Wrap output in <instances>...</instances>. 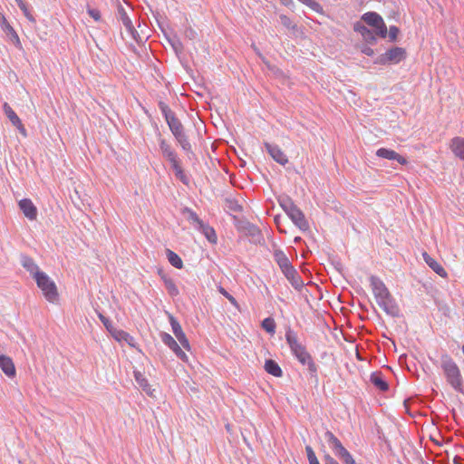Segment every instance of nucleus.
<instances>
[{
	"mask_svg": "<svg viewBox=\"0 0 464 464\" xmlns=\"http://www.w3.org/2000/svg\"><path fill=\"white\" fill-rule=\"evenodd\" d=\"M285 340L296 359L303 365H307L310 373L315 375L317 372L316 364L305 347L298 341L297 334L291 328L286 330Z\"/></svg>",
	"mask_w": 464,
	"mask_h": 464,
	"instance_id": "1",
	"label": "nucleus"
},
{
	"mask_svg": "<svg viewBox=\"0 0 464 464\" xmlns=\"http://www.w3.org/2000/svg\"><path fill=\"white\" fill-rule=\"evenodd\" d=\"M440 367L443 371L447 382L457 392H463V379L460 370L453 359L448 354H442Z\"/></svg>",
	"mask_w": 464,
	"mask_h": 464,
	"instance_id": "2",
	"label": "nucleus"
},
{
	"mask_svg": "<svg viewBox=\"0 0 464 464\" xmlns=\"http://www.w3.org/2000/svg\"><path fill=\"white\" fill-rule=\"evenodd\" d=\"M279 203L296 227L304 231L309 228L308 222L305 219L304 213L290 198H284L279 200Z\"/></svg>",
	"mask_w": 464,
	"mask_h": 464,
	"instance_id": "3",
	"label": "nucleus"
},
{
	"mask_svg": "<svg viewBox=\"0 0 464 464\" xmlns=\"http://www.w3.org/2000/svg\"><path fill=\"white\" fill-rule=\"evenodd\" d=\"M34 280L47 301L54 303L58 300L59 295L56 285L45 273L43 272L38 275Z\"/></svg>",
	"mask_w": 464,
	"mask_h": 464,
	"instance_id": "4",
	"label": "nucleus"
},
{
	"mask_svg": "<svg viewBox=\"0 0 464 464\" xmlns=\"http://www.w3.org/2000/svg\"><path fill=\"white\" fill-rule=\"evenodd\" d=\"M406 57V51L401 47H393L387 50L384 53L377 57L374 63L376 64H392L398 63Z\"/></svg>",
	"mask_w": 464,
	"mask_h": 464,
	"instance_id": "5",
	"label": "nucleus"
},
{
	"mask_svg": "<svg viewBox=\"0 0 464 464\" xmlns=\"http://www.w3.org/2000/svg\"><path fill=\"white\" fill-rule=\"evenodd\" d=\"M159 106L173 136L175 137L184 132L182 123L176 117L175 113L169 109V107L162 102H160Z\"/></svg>",
	"mask_w": 464,
	"mask_h": 464,
	"instance_id": "6",
	"label": "nucleus"
},
{
	"mask_svg": "<svg viewBox=\"0 0 464 464\" xmlns=\"http://www.w3.org/2000/svg\"><path fill=\"white\" fill-rule=\"evenodd\" d=\"M362 20L368 25L372 26L376 35L384 38L387 35V27L377 13L368 12L362 16Z\"/></svg>",
	"mask_w": 464,
	"mask_h": 464,
	"instance_id": "7",
	"label": "nucleus"
},
{
	"mask_svg": "<svg viewBox=\"0 0 464 464\" xmlns=\"http://www.w3.org/2000/svg\"><path fill=\"white\" fill-rule=\"evenodd\" d=\"M370 283L376 301L385 299L391 295L383 282L377 276H372L370 277Z\"/></svg>",
	"mask_w": 464,
	"mask_h": 464,
	"instance_id": "8",
	"label": "nucleus"
},
{
	"mask_svg": "<svg viewBox=\"0 0 464 464\" xmlns=\"http://www.w3.org/2000/svg\"><path fill=\"white\" fill-rule=\"evenodd\" d=\"M118 19L124 25L127 33L130 35L133 40L137 41V37L139 36L138 32L134 28L130 18L129 17L126 10L122 5L118 6Z\"/></svg>",
	"mask_w": 464,
	"mask_h": 464,
	"instance_id": "9",
	"label": "nucleus"
},
{
	"mask_svg": "<svg viewBox=\"0 0 464 464\" xmlns=\"http://www.w3.org/2000/svg\"><path fill=\"white\" fill-rule=\"evenodd\" d=\"M160 337L164 344L169 347L174 352L178 358H179L183 362H188L187 354L182 351V349L179 347L176 340L170 334L167 333H162L160 334Z\"/></svg>",
	"mask_w": 464,
	"mask_h": 464,
	"instance_id": "10",
	"label": "nucleus"
},
{
	"mask_svg": "<svg viewBox=\"0 0 464 464\" xmlns=\"http://www.w3.org/2000/svg\"><path fill=\"white\" fill-rule=\"evenodd\" d=\"M0 27L5 32L9 40L19 49L22 48V44L18 34L14 29L10 25L4 14H0Z\"/></svg>",
	"mask_w": 464,
	"mask_h": 464,
	"instance_id": "11",
	"label": "nucleus"
},
{
	"mask_svg": "<svg viewBox=\"0 0 464 464\" xmlns=\"http://www.w3.org/2000/svg\"><path fill=\"white\" fill-rule=\"evenodd\" d=\"M169 323L171 324L172 332L183 348L190 350V345L186 334H184L179 323L173 315H169Z\"/></svg>",
	"mask_w": 464,
	"mask_h": 464,
	"instance_id": "12",
	"label": "nucleus"
},
{
	"mask_svg": "<svg viewBox=\"0 0 464 464\" xmlns=\"http://www.w3.org/2000/svg\"><path fill=\"white\" fill-rule=\"evenodd\" d=\"M265 147L268 154L273 158L275 161L279 163L280 165L285 166L288 162L287 156L283 152V150L276 144H271L269 142H265Z\"/></svg>",
	"mask_w": 464,
	"mask_h": 464,
	"instance_id": "13",
	"label": "nucleus"
},
{
	"mask_svg": "<svg viewBox=\"0 0 464 464\" xmlns=\"http://www.w3.org/2000/svg\"><path fill=\"white\" fill-rule=\"evenodd\" d=\"M4 111L6 115V117L9 119V121L12 122V124L14 126H15L19 132L23 135V136H26V130L24 128V126L23 125L20 118L17 116V114L14 112V111L11 108V106L5 102L4 104Z\"/></svg>",
	"mask_w": 464,
	"mask_h": 464,
	"instance_id": "14",
	"label": "nucleus"
},
{
	"mask_svg": "<svg viewBox=\"0 0 464 464\" xmlns=\"http://www.w3.org/2000/svg\"><path fill=\"white\" fill-rule=\"evenodd\" d=\"M282 273L295 289H299L304 285L301 277L292 264L289 265L286 268H284Z\"/></svg>",
	"mask_w": 464,
	"mask_h": 464,
	"instance_id": "15",
	"label": "nucleus"
},
{
	"mask_svg": "<svg viewBox=\"0 0 464 464\" xmlns=\"http://www.w3.org/2000/svg\"><path fill=\"white\" fill-rule=\"evenodd\" d=\"M376 156L382 158V159L390 160H396L401 165H406L408 162L407 160L403 156L400 155L395 150L385 149V148H381V149L377 150Z\"/></svg>",
	"mask_w": 464,
	"mask_h": 464,
	"instance_id": "16",
	"label": "nucleus"
},
{
	"mask_svg": "<svg viewBox=\"0 0 464 464\" xmlns=\"http://www.w3.org/2000/svg\"><path fill=\"white\" fill-rule=\"evenodd\" d=\"M19 208L24 216L30 220H35L37 218V208L31 199L24 198L19 201Z\"/></svg>",
	"mask_w": 464,
	"mask_h": 464,
	"instance_id": "17",
	"label": "nucleus"
},
{
	"mask_svg": "<svg viewBox=\"0 0 464 464\" xmlns=\"http://www.w3.org/2000/svg\"><path fill=\"white\" fill-rule=\"evenodd\" d=\"M378 304L390 315L397 316L399 314V307L393 300L392 295L385 299L377 301Z\"/></svg>",
	"mask_w": 464,
	"mask_h": 464,
	"instance_id": "18",
	"label": "nucleus"
},
{
	"mask_svg": "<svg viewBox=\"0 0 464 464\" xmlns=\"http://www.w3.org/2000/svg\"><path fill=\"white\" fill-rule=\"evenodd\" d=\"M423 259L425 263L440 276L447 277L448 274L443 266L433 257H431L428 253L424 252L422 254Z\"/></svg>",
	"mask_w": 464,
	"mask_h": 464,
	"instance_id": "19",
	"label": "nucleus"
},
{
	"mask_svg": "<svg viewBox=\"0 0 464 464\" xmlns=\"http://www.w3.org/2000/svg\"><path fill=\"white\" fill-rule=\"evenodd\" d=\"M353 29L362 36L363 40L369 44H373L376 40L375 32L370 30L365 24L358 22L354 24Z\"/></svg>",
	"mask_w": 464,
	"mask_h": 464,
	"instance_id": "20",
	"label": "nucleus"
},
{
	"mask_svg": "<svg viewBox=\"0 0 464 464\" xmlns=\"http://www.w3.org/2000/svg\"><path fill=\"white\" fill-rule=\"evenodd\" d=\"M21 264L26 271H28L34 278L37 277L38 275L43 272L40 271L38 266L34 263V259L27 256H22Z\"/></svg>",
	"mask_w": 464,
	"mask_h": 464,
	"instance_id": "21",
	"label": "nucleus"
},
{
	"mask_svg": "<svg viewBox=\"0 0 464 464\" xmlns=\"http://www.w3.org/2000/svg\"><path fill=\"white\" fill-rule=\"evenodd\" d=\"M242 229L246 233V235H247L248 237H251L252 242H254L256 244L261 242V240H262L261 231L259 230V228L256 226H255L249 222H246L242 227Z\"/></svg>",
	"mask_w": 464,
	"mask_h": 464,
	"instance_id": "22",
	"label": "nucleus"
},
{
	"mask_svg": "<svg viewBox=\"0 0 464 464\" xmlns=\"http://www.w3.org/2000/svg\"><path fill=\"white\" fill-rule=\"evenodd\" d=\"M0 368L8 377L15 376V367L10 357L0 355Z\"/></svg>",
	"mask_w": 464,
	"mask_h": 464,
	"instance_id": "23",
	"label": "nucleus"
},
{
	"mask_svg": "<svg viewBox=\"0 0 464 464\" xmlns=\"http://www.w3.org/2000/svg\"><path fill=\"white\" fill-rule=\"evenodd\" d=\"M450 149L456 157L464 160V138H453L450 141Z\"/></svg>",
	"mask_w": 464,
	"mask_h": 464,
	"instance_id": "24",
	"label": "nucleus"
},
{
	"mask_svg": "<svg viewBox=\"0 0 464 464\" xmlns=\"http://www.w3.org/2000/svg\"><path fill=\"white\" fill-rule=\"evenodd\" d=\"M198 229L204 234L206 238L212 244H216L218 241V237L213 227L205 224L204 222H200V225L198 227Z\"/></svg>",
	"mask_w": 464,
	"mask_h": 464,
	"instance_id": "25",
	"label": "nucleus"
},
{
	"mask_svg": "<svg viewBox=\"0 0 464 464\" xmlns=\"http://www.w3.org/2000/svg\"><path fill=\"white\" fill-rule=\"evenodd\" d=\"M265 370L271 375L275 376V377H281L282 374H283V372L280 368V366L278 365V363L272 360V359H269V360H266V362H265Z\"/></svg>",
	"mask_w": 464,
	"mask_h": 464,
	"instance_id": "26",
	"label": "nucleus"
},
{
	"mask_svg": "<svg viewBox=\"0 0 464 464\" xmlns=\"http://www.w3.org/2000/svg\"><path fill=\"white\" fill-rule=\"evenodd\" d=\"M274 259L280 267L281 271L291 265L286 255L280 249H276L274 252Z\"/></svg>",
	"mask_w": 464,
	"mask_h": 464,
	"instance_id": "27",
	"label": "nucleus"
},
{
	"mask_svg": "<svg viewBox=\"0 0 464 464\" xmlns=\"http://www.w3.org/2000/svg\"><path fill=\"white\" fill-rule=\"evenodd\" d=\"M111 335L119 342L124 341L130 346H134V338L123 330L115 329Z\"/></svg>",
	"mask_w": 464,
	"mask_h": 464,
	"instance_id": "28",
	"label": "nucleus"
},
{
	"mask_svg": "<svg viewBox=\"0 0 464 464\" xmlns=\"http://www.w3.org/2000/svg\"><path fill=\"white\" fill-rule=\"evenodd\" d=\"M371 382L380 391L386 392L389 389L388 383L383 380L382 375L379 372H374L371 375Z\"/></svg>",
	"mask_w": 464,
	"mask_h": 464,
	"instance_id": "29",
	"label": "nucleus"
},
{
	"mask_svg": "<svg viewBox=\"0 0 464 464\" xmlns=\"http://www.w3.org/2000/svg\"><path fill=\"white\" fill-rule=\"evenodd\" d=\"M161 279L164 282V285H165L168 293L171 296H177L179 294L177 285H175L174 281L171 278L167 276L165 274H162L161 275Z\"/></svg>",
	"mask_w": 464,
	"mask_h": 464,
	"instance_id": "30",
	"label": "nucleus"
},
{
	"mask_svg": "<svg viewBox=\"0 0 464 464\" xmlns=\"http://www.w3.org/2000/svg\"><path fill=\"white\" fill-rule=\"evenodd\" d=\"M135 380L140 387L150 396H152V390L149 384L148 380L140 373L135 372Z\"/></svg>",
	"mask_w": 464,
	"mask_h": 464,
	"instance_id": "31",
	"label": "nucleus"
},
{
	"mask_svg": "<svg viewBox=\"0 0 464 464\" xmlns=\"http://www.w3.org/2000/svg\"><path fill=\"white\" fill-rule=\"evenodd\" d=\"M324 439L332 448L333 451L337 450L341 446H343L340 440L330 430H327L324 433Z\"/></svg>",
	"mask_w": 464,
	"mask_h": 464,
	"instance_id": "32",
	"label": "nucleus"
},
{
	"mask_svg": "<svg viewBox=\"0 0 464 464\" xmlns=\"http://www.w3.org/2000/svg\"><path fill=\"white\" fill-rule=\"evenodd\" d=\"M166 255H167L169 262L174 267L179 268V269L182 268L183 262H182L181 258L176 253H174L170 249H167L166 250Z\"/></svg>",
	"mask_w": 464,
	"mask_h": 464,
	"instance_id": "33",
	"label": "nucleus"
},
{
	"mask_svg": "<svg viewBox=\"0 0 464 464\" xmlns=\"http://www.w3.org/2000/svg\"><path fill=\"white\" fill-rule=\"evenodd\" d=\"M160 149L162 153V156L166 160L176 154V151L172 149L170 144H169L164 139L160 140Z\"/></svg>",
	"mask_w": 464,
	"mask_h": 464,
	"instance_id": "34",
	"label": "nucleus"
},
{
	"mask_svg": "<svg viewBox=\"0 0 464 464\" xmlns=\"http://www.w3.org/2000/svg\"><path fill=\"white\" fill-rule=\"evenodd\" d=\"M182 213L184 215H186V218L189 221V222H192V223H195L198 225V227L200 225V222H203L199 218L198 216L197 215L196 212H194L192 209L188 208H184L183 210H182Z\"/></svg>",
	"mask_w": 464,
	"mask_h": 464,
	"instance_id": "35",
	"label": "nucleus"
},
{
	"mask_svg": "<svg viewBox=\"0 0 464 464\" xmlns=\"http://www.w3.org/2000/svg\"><path fill=\"white\" fill-rule=\"evenodd\" d=\"M175 139L185 151H188V152L191 151V145H190L185 132H182V133L175 136Z\"/></svg>",
	"mask_w": 464,
	"mask_h": 464,
	"instance_id": "36",
	"label": "nucleus"
},
{
	"mask_svg": "<svg viewBox=\"0 0 464 464\" xmlns=\"http://www.w3.org/2000/svg\"><path fill=\"white\" fill-rule=\"evenodd\" d=\"M15 2L17 4V5L19 6V8L23 11L25 17L30 22L35 23V19H34V15L31 14V12L29 11L26 4L23 0H15Z\"/></svg>",
	"mask_w": 464,
	"mask_h": 464,
	"instance_id": "37",
	"label": "nucleus"
},
{
	"mask_svg": "<svg viewBox=\"0 0 464 464\" xmlns=\"http://www.w3.org/2000/svg\"><path fill=\"white\" fill-rule=\"evenodd\" d=\"M262 327L269 334H275L276 331V323L275 320L271 317H267L263 320Z\"/></svg>",
	"mask_w": 464,
	"mask_h": 464,
	"instance_id": "38",
	"label": "nucleus"
},
{
	"mask_svg": "<svg viewBox=\"0 0 464 464\" xmlns=\"http://www.w3.org/2000/svg\"><path fill=\"white\" fill-rule=\"evenodd\" d=\"M281 24L287 29L295 30L296 24L293 23V21L285 14H281L279 16Z\"/></svg>",
	"mask_w": 464,
	"mask_h": 464,
	"instance_id": "39",
	"label": "nucleus"
},
{
	"mask_svg": "<svg viewBox=\"0 0 464 464\" xmlns=\"http://www.w3.org/2000/svg\"><path fill=\"white\" fill-rule=\"evenodd\" d=\"M100 320L102 321V323L103 324V325L105 326V328L111 333V334H112L113 330H115L116 328H114L112 326V324L111 322L107 318L105 317L102 314H98Z\"/></svg>",
	"mask_w": 464,
	"mask_h": 464,
	"instance_id": "40",
	"label": "nucleus"
},
{
	"mask_svg": "<svg viewBox=\"0 0 464 464\" xmlns=\"http://www.w3.org/2000/svg\"><path fill=\"white\" fill-rule=\"evenodd\" d=\"M87 12L91 17H92L95 21L101 20V13L98 9L88 7Z\"/></svg>",
	"mask_w": 464,
	"mask_h": 464,
	"instance_id": "41",
	"label": "nucleus"
},
{
	"mask_svg": "<svg viewBox=\"0 0 464 464\" xmlns=\"http://www.w3.org/2000/svg\"><path fill=\"white\" fill-rule=\"evenodd\" d=\"M400 30L396 26H391L389 30V37L391 41L394 42L397 39Z\"/></svg>",
	"mask_w": 464,
	"mask_h": 464,
	"instance_id": "42",
	"label": "nucleus"
},
{
	"mask_svg": "<svg viewBox=\"0 0 464 464\" xmlns=\"http://www.w3.org/2000/svg\"><path fill=\"white\" fill-rule=\"evenodd\" d=\"M334 453L337 458L342 459H343L344 456H346L349 453V451L343 445L337 450H334Z\"/></svg>",
	"mask_w": 464,
	"mask_h": 464,
	"instance_id": "43",
	"label": "nucleus"
},
{
	"mask_svg": "<svg viewBox=\"0 0 464 464\" xmlns=\"http://www.w3.org/2000/svg\"><path fill=\"white\" fill-rule=\"evenodd\" d=\"M176 178L179 179L183 184L188 185V178L185 175L183 169L178 171L175 174Z\"/></svg>",
	"mask_w": 464,
	"mask_h": 464,
	"instance_id": "44",
	"label": "nucleus"
},
{
	"mask_svg": "<svg viewBox=\"0 0 464 464\" xmlns=\"http://www.w3.org/2000/svg\"><path fill=\"white\" fill-rule=\"evenodd\" d=\"M305 451H306V455H307V459H308L309 462L312 461V459L314 460L317 459L315 456V453L311 446H306Z\"/></svg>",
	"mask_w": 464,
	"mask_h": 464,
	"instance_id": "45",
	"label": "nucleus"
},
{
	"mask_svg": "<svg viewBox=\"0 0 464 464\" xmlns=\"http://www.w3.org/2000/svg\"><path fill=\"white\" fill-rule=\"evenodd\" d=\"M324 464H339V462L328 453L324 454Z\"/></svg>",
	"mask_w": 464,
	"mask_h": 464,
	"instance_id": "46",
	"label": "nucleus"
},
{
	"mask_svg": "<svg viewBox=\"0 0 464 464\" xmlns=\"http://www.w3.org/2000/svg\"><path fill=\"white\" fill-rule=\"evenodd\" d=\"M220 293H221L224 296H226V297L229 300V302H230L231 304H233L234 305H237V301H236V299H235V298L230 295V294H228V293H227L224 288H220Z\"/></svg>",
	"mask_w": 464,
	"mask_h": 464,
	"instance_id": "47",
	"label": "nucleus"
},
{
	"mask_svg": "<svg viewBox=\"0 0 464 464\" xmlns=\"http://www.w3.org/2000/svg\"><path fill=\"white\" fill-rule=\"evenodd\" d=\"M343 464H356L350 452L341 459Z\"/></svg>",
	"mask_w": 464,
	"mask_h": 464,
	"instance_id": "48",
	"label": "nucleus"
},
{
	"mask_svg": "<svg viewBox=\"0 0 464 464\" xmlns=\"http://www.w3.org/2000/svg\"><path fill=\"white\" fill-rule=\"evenodd\" d=\"M361 52L368 56H372L374 54V51L367 45H363L361 48Z\"/></svg>",
	"mask_w": 464,
	"mask_h": 464,
	"instance_id": "49",
	"label": "nucleus"
},
{
	"mask_svg": "<svg viewBox=\"0 0 464 464\" xmlns=\"http://www.w3.org/2000/svg\"><path fill=\"white\" fill-rule=\"evenodd\" d=\"M167 160L170 162L171 167H173V166H175V164H179L180 162L179 160L178 159L177 153L174 154L173 156L168 158Z\"/></svg>",
	"mask_w": 464,
	"mask_h": 464,
	"instance_id": "50",
	"label": "nucleus"
},
{
	"mask_svg": "<svg viewBox=\"0 0 464 464\" xmlns=\"http://www.w3.org/2000/svg\"><path fill=\"white\" fill-rule=\"evenodd\" d=\"M167 160L170 162L171 167H173V166H175V164H179L180 162L179 160L178 159L177 153L174 154L173 156L168 158Z\"/></svg>",
	"mask_w": 464,
	"mask_h": 464,
	"instance_id": "51",
	"label": "nucleus"
},
{
	"mask_svg": "<svg viewBox=\"0 0 464 464\" xmlns=\"http://www.w3.org/2000/svg\"><path fill=\"white\" fill-rule=\"evenodd\" d=\"M229 208L235 212H239L242 209L241 206L238 205L237 202H230Z\"/></svg>",
	"mask_w": 464,
	"mask_h": 464,
	"instance_id": "52",
	"label": "nucleus"
},
{
	"mask_svg": "<svg viewBox=\"0 0 464 464\" xmlns=\"http://www.w3.org/2000/svg\"><path fill=\"white\" fill-rule=\"evenodd\" d=\"M281 2L282 5H285V6H290L291 5H293V0H279Z\"/></svg>",
	"mask_w": 464,
	"mask_h": 464,
	"instance_id": "53",
	"label": "nucleus"
},
{
	"mask_svg": "<svg viewBox=\"0 0 464 464\" xmlns=\"http://www.w3.org/2000/svg\"><path fill=\"white\" fill-rule=\"evenodd\" d=\"M172 169H173V170H174L175 174H176L178 171L181 170V169H182V167H181V165H180V162H179V164H175V166H173V167H172Z\"/></svg>",
	"mask_w": 464,
	"mask_h": 464,
	"instance_id": "54",
	"label": "nucleus"
},
{
	"mask_svg": "<svg viewBox=\"0 0 464 464\" xmlns=\"http://www.w3.org/2000/svg\"><path fill=\"white\" fill-rule=\"evenodd\" d=\"M309 464H320V463H319L318 459H316L314 460L312 459V461H310Z\"/></svg>",
	"mask_w": 464,
	"mask_h": 464,
	"instance_id": "55",
	"label": "nucleus"
}]
</instances>
